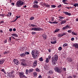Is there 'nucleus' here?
<instances>
[{
    "mask_svg": "<svg viewBox=\"0 0 78 78\" xmlns=\"http://www.w3.org/2000/svg\"><path fill=\"white\" fill-rule=\"evenodd\" d=\"M32 55L33 58L36 59L37 58V50H33L32 51L31 53Z\"/></svg>",
    "mask_w": 78,
    "mask_h": 78,
    "instance_id": "f257e3e1",
    "label": "nucleus"
},
{
    "mask_svg": "<svg viewBox=\"0 0 78 78\" xmlns=\"http://www.w3.org/2000/svg\"><path fill=\"white\" fill-rule=\"evenodd\" d=\"M23 5V2H22L21 1L19 0L17 1L16 3V6L17 7H20V6Z\"/></svg>",
    "mask_w": 78,
    "mask_h": 78,
    "instance_id": "f03ea898",
    "label": "nucleus"
},
{
    "mask_svg": "<svg viewBox=\"0 0 78 78\" xmlns=\"http://www.w3.org/2000/svg\"><path fill=\"white\" fill-rule=\"evenodd\" d=\"M57 61L53 57H52L51 59V62L52 64L54 66H55L56 63Z\"/></svg>",
    "mask_w": 78,
    "mask_h": 78,
    "instance_id": "7ed1b4c3",
    "label": "nucleus"
},
{
    "mask_svg": "<svg viewBox=\"0 0 78 78\" xmlns=\"http://www.w3.org/2000/svg\"><path fill=\"white\" fill-rule=\"evenodd\" d=\"M54 69L56 72H58V73H61V69L58 67H55L54 68Z\"/></svg>",
    "mask_w": 78,
    "mask_h": 78,
    "instance_id": "20e7f679",
    "label": "nucleus"
},
{
    "mask_svg": "<svg viewBox=\"0 0 78 78\" xmlns=\"http://www.w3.org/2000/svg\"><path fill=\"white\" fill-rule=\"evenodd\" d=\"M31 30L34 31H41V30H43V29H42L40 28H32Z\"/></svg>",
    "mask_w": 78,
    "mask_h": 78,
    "instance_id": "39448f33",
    "label": "nucleus"
},
{
    "mask_svg": "<svg viewBox=\"0 0 78 78\" xmlns=\"http://www.w3.org/2000/svg\"><path fill=\"white\" fill-rule=\"evenodd\" d=\"M13 61L14 64L16 65H18L20 63L19 62L17 59H14L13 60Z\"/></svg>",
    "mask_w": 78,
    "mask_h": 78,
    "instance_id": "423d86ee",
    "label": "nucleus"
},
{
    "mask_svg": "<svg viewBox=\"0 0 78 78\" xmlns=\"http://www.w3.org/2000/svg\"><path fill=\"white\" fill-rule=\"evenodd\" d=\"M19 76L20 78H23L24 76V73L22 72H20L19 73Z\"/></svg>",
    "mask_w": 78,
    "mask_h": 78,
    "instance_id": "0eeeda50",
    "label": "nucleus"
},
{
    "mask_svg": "<svg viewBox=\"0 0 78 78\" xmlns=\"http://www.w3.org/2000/svg\"><path fill=\"white\" fill-rule=\"evenodd\" d=\"M37 61H34V62L33 64V67H36V66H37Z\"/></svg>",
    "mask_w": 78,
    "mask_h": 78,
    "instance_id": "6e6552de",
    "label": "nucleus"
},
{
    "mask_svg": "<svg viewBox=\"0 0 78 78\" xmlns=\"http://www.w3.org/2000/svg\"><path fill=\"white\" fill-rule=\"evenodd\" d=\"M21 64L23 67H26L27 66V63H26L21 62Z\"/></svg>",
    "mask_w": 78,
    "mask_h": 78,
    "instance_id": "1a4fd4ad",
    "label": "nucleus"
},
{
    "mask_svg": "<svg viewBox=\"0 0 78 78\" xmlns=\"http://www.w3.org/2000/svg\"><path fill=\"white\" fill-rule=\"evenodd\" d=\"M73 47H75L76 48H78V44L77 43L73 44Z\"/></svg>",
    "mask_w": 78,
    "mask_h": 78,
    "instance_id": "9d476101",
    "label": "nucleus"
},
{
    "mask_svg": "<svg viewBox=\"0 0 78 78\" xmlns=\"http://www.w3.org/2000/svg\"><path fill=\"white\" fill-rule=\"evenodd\" d=\"M33 8H39V5L37 4H34L33 5Z\"/></svg>",
    "mask_w": 78,
    "mask_h": 78,
    "instance_id": "9b49d317",
    "label": "nucleus"
},
{
    "mask_svg": "<svg viewBox=\"0 0 78 78\" xmlns=\"http://www.w3.org/2000/svg\"><path fill=\"white\" fill-rule=\"evenodd\" d=\"M53 58L57 61L58 59V57L57 55H55L54 56Z\"/></svg>",
    "mask_w": 78,
    "mask_h": 78,
    "instance_id": "f8f14e48",
    "label": "nucleus"
},
{
    "mask_svg": "<svg viewBox=\"0 0 78 78\" xmlns=\"http://www.w3.org/2000/svg\"><path fill=\"white\" fill-rule=\"evenodd\" d=\"M49 23H51V24H53V23H54V24H57L58 23V22L55 21L54 22H51L50 21H48Z\"/></svg>",
    "mask_w": 78,
    "mask_h": 78,
    "instance_id": "ddd939ff",
    "label": "nucleus"
},
{
    "mask_svg": "<svg viewBox=\"0 0 78 78\" xmlns=\"http://www.w3.org/2000/svg\"><path fill=\"white\" fill-rule=\"evenodd\" d=\"M64 13L66 14V15H68V16H71V13H69L67 12H64Z\"/></svg>",
    "mask_w": 78,
    "mask_h": 78,
    "instance_id": "4468645a",
    "label": "nucleus"
},
{
    "mask_svg": "<svg viewBox=\"0 0 78 78\" xmlns=\"http://www.w3.org/2000/svg\"><path fill=\"white\" fill-rule=\"evenodd\" d=\"M20 56H21V57H24V56H26V55L25 53H23L22 54H20Z\"/></svg>",
    "mask_w": 78,
    "mask_h": 78,
    "instance_id": "2eb2a0df",
    "label": "nucleus"
},
{
    "mask_svg": "<svg viewBox=\"0 0 78 78\" xmlns=\"http://www.w3.org/2000/svg\"><path fill=\"white\" fill-rule=\"evenodd\" d=\"M69 27L68 25H66V27H63L62 28V30H66V29H67L68 28H69Z\"/></svg>",
    "mask_w": 78,
    "mask_h": 78,
    "instance_id": "dca6fc26",
    "label": "nucleus"
},
{
    "mask_svg": "<svg viewBox=\"0 0 78 78\" xmlns=\"http://www.w3.org/2000/svg\"><path fill=\"white\" fill-rule=\"evenodd\" d=\"M72 58H68V61L69 62H71L73 61Z\"/></svg>",
    "mask_w": 78,
    "mask_h": 78,
    "instance_id": "f3484780",
    "label": "nucleus"
},
{
    "mask_svg": "<svg viewBox=\"0 0 78 78\" xmlns=\"http://www.w3.org/2000/svg\"><path fill=\"white\" fill-rule=\"evenodd\" d=\"M66 23V20H63L61 21V25H62V24H64V23Z\"/></svg>",
    "mask_w": 78,
    "mask_h": 78,
    "instance_id": "a211bd4d",
    "label": "nucleus"
},
{
    "mask_svg": "<svg viewBox=\"0 0 78 78\" xmlns=\"http://www.w3.org/2000/svg\"><path fill=\"white\" fill-rule=\"evenodd\" d=\"M11 35L14 36V37H18V35L16 34H12Z\"/></svg>",
    "mask_w": 78,
    "mask_h": 78,
    "instance_id": "6ab92c4d",
    "label": "nucleus"
},
{
    "mask_svg": "<svg viewBox=\"0 0 78 78\" xmlns=\"http://www.w3.org/2000/svg\"><path fill=\"white\" fill-rule=\"evenodd\" d=\"M43 37L44 39H47V35H46V34H45L43 35Z\"/></svg>",
    "mask_w": 78,
    "mask_h": 78,
    "instance_id": "aec40b11",
    "label": "nucleus"
},
{
    "mask_svg": "<svg viewBox=\"0 0 78 78\" xmlns=\"http://www.w3.org/2000/svg\"><path fill=\"white\" fill-rule=\"evenodd\" d=\"M4 62H5V60L3 59L2 60L0 61V64H3Z\"/></svg>",
    "mask_w": 78,
    "mask_h": 78,
    "instance_id": "412c9836",
    "label": "nucleus"
},
{
    "mask_svg": "<svg viewBox=\"0 0 78 78\" xmlns=\"http://www.w3.org/2000/svg\"><path fill=\"white\" fill-rule=\"evenodd\" d=\"M9 77V78H14V74H11Z\"/></svg>",
    "mask_w": 78,
    "mask_h": 78,
    "instance_id": "4be33fe9",
    "label": "nucleus"
},
{
    "mask_svg": "<svg viewBox=\"0 0 78 78\" xmlns=\"http://www.w3.org/2000/svg\"><path fill=\"white\" fill-rule=\"evenodd\" d=\"M33 71V69H30L28 70V73H30L31 72H32Z\"/></svg>",
    "mask_w": 78,
    "mask_h": 78,
    "instance_id": "5701e85b",
    "label": "nucleus"
},
{
    "mask_svg": "<svg viewBox=\"0 0 78 78\" xmlns=\"http://www.w3.org/2000/svg\"><path fill=\"white\" fill-rule=\"evenodd\" d=\"M57 36L59 37H62V34H58Z\"/></svg>",
    "mask_w": 78,
    "mask_h": 78,
    "instance_id": "b1692460",
    "label": "nucleus"
},
{
    "mask_svg": "<svg viewBox=\"0 0 78 78\" xmlns=\"http://www.w3.org/2000/svg\"><path fill=\"white\" fill-rule=\"evenodd\" d=\"M59 31V29H56V30H55V31L54 33H56L57 32H58Z\"/></svg>",
    "mask_w": 78,
    "mask_h": 78,
    "instance_id": "393cba45",
    "label": "nucleus"
},
{
    "mask_svg": "<svg viewBox=\"0 0 78 78\" xmlns=\"http://www.w3.org/2000/svg\"><path fill=\"white\" fill-rule=\"evenodd\" d=\"M51 44H56V41H55L53 42L51 41Z\"/></svg>",
    "mask_w": 78,
    "mask_h": 78,
    "instance_id": "a878e982",
    "label": "nucleus"
},
{
    "mask_svg": "<svg viewBox=\"0 0 78 78\" xmlns=\"http://www.w3.org/2000/svg\"><path fill=\"white\" fill-rule=\"evenodd\" d=\"M36 27V25H34L33 24H31V25H30V27Z\"/></svg>",
    "mask_w": 78,
    "mask_h": 78,
    "instance_id": "bb28decb",
    "label": "nucleus"
},
{
    "mask_svg": "<svg viewBox=\"0 0 78 78\" xmlns=\"http://www.w3.org/2000/svg\"><path fill=\"white\" fill-rule=\"evenodd\" d=\"M37 3H38V2H37V1H35L34 2V4H37Z\"/></svg>",
    "mask_w": 78,
    "mask_h": 78,
    "instance_id": "cd10ccee",
    "label": "nucleus"
},
{
    "mask_svg": "<svg viewBox=\"0 0 78 78\" xmlns=\"http://www.w3.org/2000/svg\"><path fill=\"white\" fill-rule=\"evenodd\" d=\"M39 59L40 61H43V58L42 57L40 58Z\"/></svg>",
    "mask_w": 78,
    "mask_h": 78,
    "instance_id": "c85d7f7f",
    "label": "nucleus"
},
{
    "mask_svg": "<svg viewBox=\"0 0 78 78\" xmlns=\"http://www.w3.org/2000/svg\"><path fill=\"white\" fill-rule=\"evenodd\" d=\"M44 69H45V70H47L48 69L47 68H48L47 66H44Z\"/></svg>",
    "mask_w": 78,
    "mask_h": 78,
    "instance_id": "c756f323",
    "label": "nucleus"
},
{
    "mask_svg": "<svg viewBox=\"0 0 78 78\" xmlns=\"http://www.w3.org/2000/svg\"><path fill=\"white\" fill-rule=\"evenodd\" d=\"M22 62H23V63H25V62H26V61H25V59H23L22 60Z\"/></svg>",
    "mask_w": 78,
    "mask_h": 78,
    "instance_id": "7c9ffc66",
    "label": "nucleus"
},
{
    "mask_svg": "<svg viewBox=\"0 0 78 78\" xmlns=\"http://www.w3.org/2000/svg\"><path fill=\"white\" fill-rule=\"evenodd\" d=\"M48 73L49 75H50V74H52V71L50 70L49 71Z\"/></svg>",
    "mask_w": 78,
    "mask_h": 78,
    "instance_id": "2f4dec72",
    "label": "nucleus"
},
{
    "mask_svg": "<svg viewBox=\"0 0 78 78\" xmlns=\"http://www.w3.org/2000/svg\"><path fill=\"white\" fill-rule=\"evenodd\" d=\"M46 62H49V60H48V58H46Z\"/></svg>",
    "mask_w": 78,
    "mask_h": 78,
    "instance_id": "473e14b6",
    "label": "nucleus"
},
{
    "mask_svg": "<svg viewBox=\"0 0 78 78\" xmlns=\"http://www.w3.org/2000/svg\"><path fill=\"white\" fill-rule=\"evenodd\" d=\"M35 70L37 72H40V69L38 68H37L36 69H35Z\"/></svg>",
    "mask_w": 78,
    "mask_h": 78,
    "instance_id": "72a5a7b5",
    "label": "nucleus"
},
{
    "mask_svg": "<svg viewBox=\"0 0 78 78\" xmlns=\"http://www.w3.org/2000/svg\"><path fill=\"white\" fill-rule=\"evenodd\" d=\"M72 34H73V35H75V36H76V35H77V33H75L73 32H72Z\"/></svg>",
    "mask_w": 78,
    "mask_h": 78,
    "instance_id": "f704fd0d",
    "label": "nucleus"
},
{
    "mask_svg": "<svg viewBox=\"0 0 78 78\" xmlns=\"http://www.w3.org/2000/svg\"><path fill=\"white\" fill-rule=\"evenodd\" d=\"M58 50H59V51H61V50H62V47H60L58 48Z\"/></svg>",
    "mask_w": 78,
    "mask_h": 78,
    "instance_id": "c9c22d12",
    "label": "nucleus"
},
{
    "mask_svg": "<svg viewBox=\"0 0 78 78\" xmlns=\"http://www.w3.org/2000/svg\"><path fill=\"white\" fill-rule=\"evenodd\" d=\"M56 6L55 5H51V7H52V8H55L56 7Z\"/></svg>",
    "mask_w": 78,
    "mask_h": 78,
    "instance_id": "e433bc0d",
    "label": "nucleus"
},
{
    "mask_svg": "<svg viewBox=\"0 0 78 78\" xmlns=\"http://www.w3.org/2000/svg\"><path fill=\"white\" fill-rule=\"evenodd\" d=\"M28 69H26V71L25 72L26 74H27V75H28Z\"/></svg>",
    "mask_w": 78,
    "mask_h": 78,
    "instance_id": "4c0bfd02",
    "label": "nucleus"
},
{
    "mask_svg": "<svg viewBox=\"0 0 78 78\" xmlns=\"http://www.w3.org/2000/svg\"><path fill=\"white\" fill-rule=\"evenodd\" d=\"M59 18H60L61 19H64V17H61V16H59Z\"/></svg>",
    "mask_w": 78,
    "mask_h": 78,
    "instance_id": "58836bf2",
    "label": "nucleus"
},
{
    "mask_svg": "<svg viewBox=\"0 0 78 78\" xmlns=\"http://www.w3.org/2000/svg\"><path fill=\"white\" fill-rule=\"evenodd\" d=\"M73 78H77V76H76V75H73Z\"/></svg>",
    "mask_w": 78,
    "mask_h": 78,
    "instance_id": "ea45409f",
    "label": "nucleus"
},
{
    "mask_svg": "<svg viewBox=\"0 0 78 78\" xmlns=\"http://www.w3.org/2000/svg\"><path fill=\"white\" fill-rule=\"evenodd\" d=\"M65 46H67V43H65L63 45V47H65Z\"/></svg>",
    "mask_w": 78,
    "mask_h": 78,
    "instance_id": "a19ab883",
    "label": "nucleus"
},
{
    "mask_svg": "<svg viewBox=\"0 0 78 78\" xmlns=\"http://www.w3.org/2000/svg\"><path fill=\"white\" fill-rule=\"evenodd\" d=\"M37 73L36 72H34V76H36V75H37Z\"/></svg>",
    "mask_w": 78,
    "mask_h": 78,
    "instance_id": "79ce46f5",
    "label": "nucleus"
},
{
    "mask_svg": "<svg viewBox=\"0 0 78 78\" xmlns=\"http://www.w3.org/2000/svg\"><path fill=\"white\" fill-rule=\"evenodd\" d=\"M66 1H67L66 0H63L62 2L64 3V4H66Z\"/></svg>",
    "mask_w": 78,
    "mask_h": 78,
    "instance_id": "37998d69",
    "label": "nucleus"
},
{
    "mask_svg": "<svg viewBox=\"0 0 78 78\" xmlns=\"http://www.w3.org/2000/svg\"><path fill=\"white\" fill-rule=\"evenodd\" d=\"M54 17H51V21L52 22H53V21H54Z\"/></svg>",
    "mask_w": 78,
    "mask_h": 78,
    "instance_id": "c03bdc74",
    "label": "nucleus"
},
{
    "mask_svg": "<svg viewBox=\"0 0 78 78\" xmlns=\"http://www.w3.org/2000/svg\"><path fill=\"white\" fill-rule=\"evenodd\" d=\"M36 33V32H31L32 34H35Z\"/></svg>",
    "mask_w": 78,
    "mask_h": 78,
    "instance_id": "a18cd8bd",
    "label": "nucleus"
},
{
    "mask_svg": "<svg viewBox=\"0 0 78 78\" xmlns=\"http://www.w3.org/2000/svg\"><path fill=\"white\" fill-rule=\"evenodd\" d=\"M25 53V55H29L30 54V53L28 52H26Z\"/></svg>",
    "mask_w": 78,
    "mask_h": 78,
    "instance_id": "49530a36",
    "label": "nucleus"
},
{
    "mask_svg": "<svg viewBox=\"0 0 78 78\" xmlns=\"http://www.w3.org/2000/svg\"><path fill=\"white\" fill-rule=\"evenodd\" d=\"M30 20H33V19H34V17H31V18H30Z\"/></svg>",
    "mask_w": 78,
    "mask_h": 78,
    "instance_id": "de8ad7c7",
    "label": "nucleus"
},
{
    "mask_svg": "<svg viewBox=\"0 0 78 78\" xmlns=\"http://www.w3.org/2000/svg\"><path fill=\"white\" fill-rule=\"evenodd\" d=\"M63 70L65 72H66V68H63Z\"/></svg>",
    "mask_w": 78,
    "mask_h": 78,
    "instance_id": "09e8293b",
    "label": "nucleus"
},
{
    "mask_svg": "<svg viewBox=\"0 0 78 78\" xmlns=\"http://www.w3.org/2000/svg\"><path fill=\"white\" fill-rule=\"evenodd\" d=\"M66 33H64L62 34V37L66 35Z\"/></svg>",
    "mask_w": 78,
    "mask_h": 78,
    "instance_id": "8fccbe9b",
    "label": "nucleus"
},
{
    "mask_svg": "<svg viewBox=\"0 0 78 78\" xmlns=\"http://www.w3.org/2000/svg\"><path fill=\"white\" fill-rule=\"evenodd\" d=\"M45 6H46L48 8V7H50V5H46H46H45Z\"/></svg>",
    "mask_w": 78,
    "mask_h": 78,
    "instance_id": "3c124183",
    "label": "nucleus"
},
{
    "mask_svg": "<svg viewBox=\"0 0 78 78\" xmlns=\"http://www.w3.org/2000/svg\"><path fill=\"white\" fill-rule=\"evenodd\" d=\"M49 53H50L51 51V49H48Z\"/></svg>",
    "mask_w": 78,
    "mask_h": 78,
    "instance_id": "603ef678",
    "label": "nucleus"
},
{
    "mask_svg": "<svg viewBox=\"0 0 78 78\" xmlns=\"http://www.w3.org/2000/svg\"><path fill=\"white\" fill-rule=\"evenodd\" d=\"M42 5H44V6H45L46 5V4L44 3H43L41 4Z\"/></svg>",
    "mask_w": 78,
    "mask_h": 78,
    "instance_id": "864d4df0",
    "label": "nucleus"
},
{
    "mask_svg": "<svg viewBox=\"0 0 78 78\" xmlns=\"http://www.w3.org/2000/svg\"><path fill=\"white\" fill-rule=\"evenodd\" d=\"M11 38H12V39H16V38H15V37L13 36H11Z\"/></svg>",
    "mask_w": 78,
    "mask_h": 78,
    "instance_id": "5fc2aeb1",
    "label": "nucleus"
},
{
    "mask_svg": "<svg viewBox=\"0 0 78 78\" xmlns=\"http://www.w3.org/2000/svg\"><path fill=\"white\" fill-rule=\"evenodd\" d=\"M1 71L2 72H4V73H5V69H3L1 70Z\"/></svg>",
    "mask_w": 78,
    "mask_h": 78,
    "instance_id": "6e6d98bb",
    "label": "nucleus"
},
{
    "mask_svg": "<svg viewBox=\"0 0 78 78\" xmlns=\"http://www.w3.org/2000/svg\"><path fill=\"white\" fill-rule=\"evenodd\" d=\"M62 6V5H59L58 6V8H61Z\"/></svg>",
    "mask_w": 78,
    "mask_h": 78,
    "instance_id": "4d7b16f0",
    "label": "nucleus"
},
{
    "mask_svg": "<svg viewBox=\"0 0 78 78\" xmlns=\"http://www.w3.org/2000/svg\"><path fill=\"white\" fill-rule=\"evenodd\" d=\"M74 39H75V38H74V37H72L71 39V41H74Z\"/></svg>",
    "mask_w": 78,
    "mask_h": 78,
    "instance_id": "13d9d810",
    "label": "nucleus"
},
{
    "mask_svg": "<svg viewBox=\"0 0 78 78\" xmlns=\"http://www.w3.org/2000/svg\"><path fill=\"white\" fill-rule=\"evenodd\" d=\"M4 16H5V14H0V16L2 17H4Z\"/></svg>",
    "mask_w": 78,
    "mask_h": 78,
    "instance_id": "bf43d9fd",
    "label": "nucleus"
},
{
    "mask_svg": "<svg viewBox=\"0 0 78 78\" xmlns=\"http://www.w3.org/2000/svg\"><path fill=\"white\" fill-rule=\"evenodd\" d=\"M11 74V73H8V74L7 75H8V76H9V77Z\"/></svg>",
    "mask_w": 78,
    "mask_h": 78,
    "instance_id": "052dcab7",
    "label": "nucleus"
},
{
    "mask_svg": "<svg viewBox=\"0 0 78 78\" xmlns=\"http://www.w3.org/2000/svg\"><path fill=\"white\" fill-rule=\"evenodd\" d=\"M14 71H12L10 72V73H11V74H12V73H14Z\"/></svg>",
    "mask_w": 78,
    "mask_h": 78,
    "instance_id": "680f3d73",
    "label": "nucleus"
},
{
    "mask_svg": "<svg viewBox=\"0 0 78 78\" xmlns=\"http://www.w3.org/2000/svg\"><path fill=\"white\" fill-rule=\"evenodd\" d=\"M68 33H71L72 32V30H68Z\"/></svg>",
    "mask_w": 78,
    "mask_h": 78,
    "instance_id": "e2e57ef3",
    "label": "nucleus"
},
{
    "mask_svg": "<svg viewBox=\"0 0 78 78\" xmlns=\"http://www.w3.org/2000/svg\"><path fill=\"white\" fill-rule=\"evenodd\" d=\"M48 58L49 59H51V56L49 55L48 56Z\"/></svg>",
    "mask_w": 78,
    "mask_h": 78,
    "instance_id": "0e129e2a",
    "label": "nucleus"
},
{
    "mask_svg": "<svg viewBox=\"0 0 78 78\" xmlns=\"http://www.w3.org/2000/svg\"><path fill=\"white\" fill-rule=\"evenodd\" d=\"M3 53L4 55H6V54H7V53H8V52H5Z\"/></svg>",
    "mask_w": 78,
    "mask_h": 78,
    "instance_id": "69168bd1",
    "label": "nucleus"
},
{
    "mask_svg": "<svg viewBox=\"0 0 78 78\" xmlns=\"http://www.w3.org/2000/svg\"><path fill=\"white\" fill-rule=\"evenodd\" d=\"M68 78H72V77L71 76H69Z\"/></svg>",
    "mask_w": 78,
    "mask_h": 78,
    "instance_id": "338daca9",
    "label": "nucleus"
},
{
    "mask_svg": "<svg viewBox=\"0 0 78 78\" xmlns=\"http://www.w3.org/2000/svg\"><path fill=\"white\" fill-rule=\"evenodd\" d=\"M38 78H42V76L41 75L39 76Z\"/></svg>",
    "mask_w": 78,
    "mask_h": 78,
    "instance_id": "774afa93",
    "label": "nucleus"
}]
</instances>
